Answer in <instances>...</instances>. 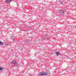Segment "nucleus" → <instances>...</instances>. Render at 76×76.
Listing matches in <instances>:
<instances>
[{
	"mask_svg": "<svg viewBox=\"0 0 76 76\" xmlns=\"http://www.w3.org/2000/svg\"><path fill=\"white\" fill-rule=\"evenodd\" d=\"M19 64H18V63H15V66H18Z\"/></svg>",
	"mask_w": 76,
	"mask_h": 76,
	"instance_id": "obj_8",
	"label": "nucleus"
},
{
	"mask_svg": "<svg viewBox=\"0 0 76 76\" xmlns=\"http://www.w3.org/2000/svg\"><path fill=\"white\" fill-rule=\"evenodd\" d=\"M56 54L57 56H59L60 55V53L58 51H56Z\"/></svg>",
	"mask_w": 76,
	"mask_h": 76,
	"instance_id": "obj_3",
	"label": "nucleus"
},
{
	"mask_svg": "<svg viewBox=\"0 0 76 76\" xmlns=\"http://www.w3.org/2000/svg\"><path fill=\"white\" fill-rule=\"evenodd\" d=\"M4 45L3 42L0 41V45Z\"/></svg>",
	"mask_w": 76,
	"mask_h": 76,
	"instance_id": "obj_6",
	"label": "nucleus"
},
{
	"mask_svg": "<svg viewBox=\"0 0 76 76\" xmlns=\"http://www.w3.org/2000/svg\"><path fill=\"white\" fill-rule=\"evenodd\" d=\"M11 39H14V37L12 36L11 37Z\"/></svg>",
	"mask_w": 76,
	"mask_h": 76,
	"instance_id": "obj_9",
	"label": "nucleus"
},
{
	"mask_svg": "<svg viewBox=\"0 0 76 76\" xmlns=\"http://www.w3.org/2000/svg\"><path fill=\"white\" fill-rule=\"evenodd\" d=\"M24 42H26V43H28V42H30V41L29 39H28L26 41H25Z\"/></svg>",
	"mask_w": 76,
	"mask_h": 76,
	"instance_id": "obj_4",
	"label": "nucleus"
},
{
	"mask_svg": "<svg viewBox=\"0 0 76 76\" xmlns=\"http://www.w3.org/2000/svg\"><path fill=\"white\" fill-rule=\"evenodd\" d=\"M61 3H62V2H61Z\"/></svg>",
	"mask_w": 76,
	"mask_h": 76,
	"instance_id": "obj_12",
	"label": "nucleus"
},
{
	"mask_svg": "<svg viewBox=\"0 0 76 76\" xmlns=\"http://www.w3.org/2000/svg\"><path fill=\"white\" fill-rule=\"evenodd\" d=\"M64 11H61L59 12V13L60 15H64Z\"/></svg>",
	"mask_w": 76,
	"mask_h": 76,
	"instance_id": "obj_2",
	"label": "nucleus"
},
{
	"mask_svg": "<svg viewBox=\"0 0 76 76\" xmlns=\"http://www.w3.org/2000/svg\"><path fill=\"white\" fill-rule=\"evenodd\" d=\"M3 69V68L1 67H0V70H1Z\"/></svg>",
	"mask_w": 76,
	"mask_h": 76,
	"instance_id": "obj_11",
	"label": "nucleus"
},
{
	"mask_svg": "<svg viewBox=\"0 0 76 76\" xmlns=\"http://www.w3.org/2000/svg\"><path fill=\"white\" fill-rule=\"evenodd\" d=\"M75 27H76V26Z\"/></svg>",
	"mask_w": 76,
	"mask_h": 76,
	"instance_id": "obj_13",
	"label": "nucleus"
},
{
	"mask_svg": "<svg viewBox=\"0 0 76 76\" xmlns=\"http://www.w3.org/2000/svg\"><path fill=\"white\" fill-rule=\"evenodd\" d=\"M47 40H50V38H47L46 39Z\"/></svg>",
	"mask_w": 76,
	"mask_h": 76,
	"instance_id": "obj_10",
	"label": "nucleus"
},
{
	"mask_svg": "<svg viewBox=\"0 0 76 76\" xmlns=\"http://www.w3.org/2000/svg\"><path fill=\"white\" fill-rule=\"evenodd\" d=\"M15 61L14 60H13L12 62H11V63L12 64H15Z\"/></svg>",
	"mask_w": 76,
	"mask_h": 76,
	"instance_id": "obj_7",
	"label": "nucleus"
},
{
	"mask_svg": "<svg viewBox=\"0 0 76 76\" xmlns=\"http://www.w3.org/2000/svg\"><path fill=\"white\" fill-rule=\"evenodd\" d=\"M12 0H6V3H10V1H11Z\"/></svg>",
	"mask_w": 76,
	"mask_h": 76,
	"instance_id": "obj_5",
	"label": "nucleus"
},
{
	"mask_svg": "<svg viewBox=\"0 0 76 76\" xmlns=\"http://www.w3.org/2000/svg\"><path fill=\"white\" fill-rule=\"evenodd\" d=\"M49 74L50 72H49V71H48L46 73L44 72H41L40 73L39 76H46V75H49Z\"/></svg>",
	"mask_w": 76,
	"mask_h": 76,
	"instance_id": "obj_1",
	"label": "nucleus"
}]
</instances>
